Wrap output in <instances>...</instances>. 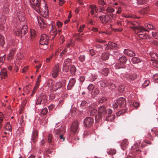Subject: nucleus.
Segmentation results:
<instances>
[{
    "label": "nucleus",
    "instance_id": "obj_60",
    "mask_svg": "<svg viewBox=\"0 0 158 158\" xmlns=\"http://www.w3.org/2000/svg\"><path fill=\"white\" fill-rule=\"evenodd\" d=\"M89 53L92 56H94L95 54V51L93 49H90L89 50Z\"/></svg>",
    "mask_w": 158,
    "mask_h": 158
},
{
    "label": "nucleus",
    "instance_id": "obj_35",
    "mask_svg": "<svg viewBox=\"0 0 158 158\" xmlns=\"http://www.w3.org/2000/svg\"><path fill=\"white\" fill-rule=\"evenodd\" d=\"M138 36L139 38L143 39H147L148 37V35L146 33L144 34H138Z\"/></svg>",
    "mask_w": 158,
    "mask_h": 158
},
{
    "label": "nucleus",
    "instance_id": "obj_40",
    "mask_svg": "<svg viewBox=\"0 0 158 158\" xmlns=\"http://www.w3.org/2000/svg\"><path fill=\"white\" fill-rule=\"evenodd\" d=\"M109 72L108 69L107 68H103L102 70V73L104 76H107Z\"/></svg>",
    "mask_w": 158,
    "mask_h": 158
},
{
    "label": "nucleus",
    "instance_id": "obj_62",
    "mask_svg": "<svg viewBox=\"0 0 158 158\" xmlns=\"http://www.w3.org/2000/svg\"><path fill=\"white\" fill-rule=\"evenodd\" d=\"M35 35V31L34 30H32L31 31V39L33 38Z\"/></svg>",
    "mask_w": 158,
    "mask_h": 158
},
{
    "label": "nucleus",
    "instance_id": "obj_29",
    "mask_svg": "<svg viewBox=\"0 0 158 158\" xmlns=\"http://www.w3.org/2000/svg\"><path fill=\"white\" fill-rule=\"evenodd\" d=\"M131 61L134 64L137 63L141 61L137 57H133L131 60Z\"/></svg>",
    "mask_w": 158,
    "mask_h": 158
},
{
    "label": "nucleus",
    "instance_id": "obj_28",
    "mask_svg": "<svg viewBox=\"0 0 158 158\" xmlns=\"http://www.w3.org/2000/svg\"><path fill=\"white\" fill-rule=\"evenodd\" d=\"M119 61L120 63L122 64H125L127 60V59L124 56H123L119 58Z\"/></svg>",
    "mask_w": 158,
    "mask_h": 158
},
{
    "label": "nucleus",
    "instance_id": "obj_58",
    "mask_svg": "<svg viewBox=\"0 0 158 158\" xmlns=\"http://www.w3.org/2000/svg\"><path fill=\"white\" fill-rule=\"evenodd\" d=\"M97 78V76L95 74L92 75L90 79V81H94Z\"/></svg>",
    "mask_w": 158,
    "mask_h": 158
},
{
    "label": "nucleus",
    "instance_id": "obj_59",
    "mask_svg": "<svg viewBox=\"0 0 158 158\" xmlns=\"http://www.w3.org/2000/svg\"><path fill=\"white\" fill-rule=\"evenodd\" d=\"M140 143V142L139 141V144L137 143H135L134 145L131 147L132 149L133 150L136 148L137 147H138Z\"/></svg>",
    "mask_w": 158,
    "mask_h": 158
},
{
    "label": "nucleus",
    "instance_id": "obj_27",
    "mask_svg": "<svg viewBox=\"0 0 158 158\" xmlns=\"http://www.w3.org/2000/svg\"><path fill=\"white\" fill-rule=\"evenodd\" d=\"M1 78L5 79L7 76V72L5 69H2L0 72Z\"/></svg>",
    "mask_w": 158,
    "mask_h": 158
},
{
    "label": "nucleus",
    "instance_id": "obj_37",
    "mask_svg": "<svg viewBox=\"0 0 158 158\" xmlns=\"http://www.w3.org/2000/svg\"><path fill=\"white\" fill-rule=\"evenodd\" d=\"M50 33L51 35L54 36L53 38H54L57 34L56 30V29H52L51 31H50Z\"/></svg>",
    "mask_w": 158,
    "mask_h": 158
},
{
    "label": "nucleus",
    "instance_id": "obj_53",
    "mask_svg": "<svg viewBox=\"0 0 158 158\" xmlns=\"http://www.w3.org/2000/svg\"><path fill=\"white\" fill-rule=\"evenodd\" d=\"M47 109L46 108H45L42 110L41 111V114L44 115H45L47 114Z\"/></svg>",
    "mask_w": 158,
    "mask_h": 158
},
{
    "label": "nucleus",
    "instance_id": "obj_3",
    "mask_svg": "<svg viewBox=\"0 0 158 158\" xmlns=\"http://www.w3.org/2000/svg\"><path fill=\"white\" fill-rule=\"evenodd\" d=\"M30 2L32 6L36 11L40 14H42L43 11L40 7V3L39 0H30Z\"/></svg>",
    "mask_w": 158,
    "mask_h": 158
},
{
    "label": "nucleus",
    "instance_id": "obj_41",
    "mask_svg": "<svg viewBox=\"0 0 158 158\" xmlns=\"http://www.w3.org/2000/svg\"><path fill=\"white\" fill-rule=\"evenodd\" d=\"M137 77V75L136 74H133L130 75L129 77V78L130 80L133 81L136 79Z\"/></svg>",
    "mask_w": 158,
    "mask_h": 158
},
{
    "label": "nucleus",
    "instance_id": "obj_51",
    "mask_svg": "<svg viewBox=\"0 0 158 158\" xmlns=\"http://www.w3.org/2000/svg\"><path fill=\"white\" fill-rule=\"evenodd\" d=\"M150 82L149 81L146 80L144 83L142 84V86L143 87H146L148 86Z\"/></svg>",
    "mask_w": 158,
    "mask_h": 158
},
{
    "label": "nucleus",
    "instance_id": "obj_10",
    "mask_svg": "<svg viewBox=\"0 0 158 158\" xmlns=\"http://www.w3.org/2000/svg\"><path fill=\"white\" fill-rule=\"evenodd\" d=\"M101 21L104 24H106L110 23L111 20V19L110 16L108 15H103L99 17Z\"/></svg>",
    "mask_w": 158,
    "mask_h": 158
},
{
    "label": "nucleus",
    "instance_id": "obj_52",
    "mask_svg": "<svg viewBox=\"0 0 158 158\" xmlns=\"http://www.w3.org/2000/svg\"><path fill=\"white\" fill-rule=\"evenodd\" d=\"M25 118H24V117L23 115H22L20 120V122H19V124L21 125H22V124L24 123V122Z\"/></svg>",
    "mask_w": 158,
    "mask_h": 158
},
{
    "label": "nucleus",
    "instance_id": "obj_15",
    "mask_svg": "<svg viewBox=\"0 0 158 158\" xmlns=\"http://www.w3.org/2000/svg\"><path fill=\"white\" fill-rule=\"evenodd\" d=\"M96 105L95 104H91L89 106V110L90 111V114L91 116H94L97 112V110L93 108Z\"/></svg>",
    "mask_w": 158,
    "mask_h": 158
},
{
    "label": "nucleus",
    "instance_id": "obj_45",
    "mask_svg": "<svg viewBox=\"0 0 158 158\" xmlns=\"http://www.w3.org/2000/svg\"><path fill=\"white\" fill-rule=\"evenodd\" d=\"M107 100V98L105 97L102 98L98 101L99 103H102L105 102Z\"/></svg>",
    "mask_w": 158,
    "mask_h": 158
},
{
    "label": "nucleus",
    "instance_id": "obj_49",
    "mask_svg": "<svg viewBox=\"0 0 158 158\" xmlns=\"http://www.w3.org/2000/svg\"><path fill=\"white\" fill-rule=\"evenodd\" d=\"M94 85L93 84H90L88 87V89L89 91H91L94 89Z\"/></svg>",
    "mask_w": 158,
    "mask_h": 158
},
{
    "label": "nucleus",
    "instance_id": "obj_31",
    "mask_svg": "<svg viewBox=\"0 0 158 158\" xmlns=\"http://www.w3.org/2000/svg\"><path fill=\"white\" fill-rule=\"evenodd\" d=\"M125 66L124 64H121V63H116L115 66V68L116 69H118L121 68H124Z\"/></svg>",
    "mask_w": 158,
    "mask_h": 158
},
{
    "label": "nucleus",
    "instance_id": "obj_32",
    "mask_svg": "<svg viewBox=\"0 0 158 158\" xmlns=\"http://www.w3.org/2000/svg\"><path fill=\"white\" fill-rule=\"evenodd\" d=\"M5 43V38L2 35H0V45L3 47Z\"/></svg>",
    "mask_w": 158,
    "mask_h": 158
},
{
    "label": "nucleus",
    "instance_id": "obj_44",
    "mask_svg": "<svg viewBox=\"0 0 158 158\" xmlns=\"http://www.w3.org/2000/svg\"><path fill=\"white\" fill-rule=\"evenodd\" d=\"M145 27L150 30H152L153 28V26L150 24L146 23L145 24Z\"/></svg>",
    "mask_w": 158,
    "mask_h": 158
},
{
    "label": "nucleus",
    "instance_id": "obj_63",
    "mask_svg": "<svg viewBox=\"0 0 158 158\" xmlns=\"http://www.w3.org/2000/svg\"><path fill=\"white\" fill-rule=\"evenodd\" d=\"M85 25H83L82 26H81L79 29L78 30V31L80 32H81L83 31V28L85 27Z\"/></svg>",
    "mask_w": 158,
    "mask_h": 158
},
{
    "label": "nucleus",
    "instance_id": "obj_36",
    "mask_svg": "<svg viewBox=\"0 0 158 158\" xmlns=\"http://www.w3.org/2000/svg\"><path fill=\"white\" fill-rule=\"evenodd\" d=\"M125 89L124 85L122 84H120L118 85V89L120 92H123Z\"/></svg>",
    "mask_w": 158,
    "mask_h": 158
},
{
    "label": "nucleus",
    "instance_id": "obj_5",
    "mask_svg": "<svg viewBox=\"0 0 158 158\" xmlns=\"http://www.w3.org/2000/svg\"><path fill=\"white\" fill-rule=\"evenodd\" d=\"M72 61L71 59L67 58L64 60L63 65V70L67 72L69 70V67L71 66Z\"/></svg>",
    "mask_w": 158,
    "mask_h": 158
},
{
    "label": "nucleus",
    "instance_id": "obj_26",
    "mask_svg": "<svg viewBox=\"0 0 158 158\" xmlns=\"http://www.w3.org/2000/svg\"><path fill=\"white\" fill-rule=\"evenodd\" d=\"M4 129L5 130L11 131L12 129V127L10 124L9 122H7L4 126Z\"/></svg>",
    "mask_w": 158,
    "mask_h": 158
},
{
    "label": "nucleus",
    "instance_id": "obj_56",
    "mask_svg": "<svg viewBox=\"0 0 158 158\" xmlns=\"http://www.w3.org/2000/svg\"><path fill=\"white\" fill-rule=\"evenodd\" d=\"M85 57L84 55H80L79 58L80 61L81 62L85 60Z\"/></svg>",
    "mask_w": 158,
    "mask_h": 158
},
{
    "label": "nucleus",
    "instance_id": "obj_43",
    "mask_svg": "<svg viewBox=\"0 0 158 158\" xmlns=\"http://www.w3.org/2000/svg\"><path fill=\"white\" fill-rule=\"evenodd\" d=\"M53 81L52 79L49 80L47 82V85L49 87H51L52 89V86L53 85Z\"/></svg>",
    "mask_w": 158,
    "mask_h": 158
},
{
    "label": "nucleus",
    "instance_id": "obj_18",
    "mask_svg": "<svg viewBox=\"0 0 158 158\" xmlns=\"http://www.w3.org/2000/svg\"><path fill=\"white\" fill-rule=\"evenodd\" d=\"M110 81H107L106 80H102L99 81L100 86L102 87H105L110 84L109 83Z\"/></svg>",
    "mask_w": 158,
    "mask_h": 158
},
{
    "label": "nucleus",
    "instance_id": "obj_17",
    "mask_svg": "<svg viewBox=\"0 0 158 158\" xmlns=\"http://www.w3.org/2000/svg\"><path fill=\"white\" fill-rule=\"evenodd\" d=\"M124 53L129 56H133L135 55V53L129 49H125L124 51Z\"/></svg>",
    "mask_w": 158,
    "mask_h": 158
},
{
    "label": "nucleus",
    "instance_id": "obj_9",
    "mask_svg": "<svg viewBox=\"0 0 158 158\" xmlns=\"http://www.w3.org/2000/svg\"><path fill=\"white\" fill-rule=\"evenodd\" d=\"M47 99L46 95L44 94L40 95L37 100L36 104H40L41 103L44 104L47 102Z\"/></svg>",
    "mask_w": 158,
    "mask_h": 158
},
{
    "label": "nucleus",
    "instance_id": "obj_11",
    "mask_svg": "<svg viewBox=\"0 0 158 158\" xmlns=\"http://www.w3.org/2000/svg\"><path fill=\"white\" fill-rule=\"evenodd\" d=\"M94 119L91 117L86 118L84 121V124L86 127H89L92 125L94 123Z\"/></svg>",
    "mask_w": 158,
    "mask_h": 158
},
{
    "label": "nucleus",
    "instance_id": "obj_33",
    "mask_svg": "<svg viewBox=\"0 0 158 158\" xmlns=\"http://www.w3.org/2000/svg\"><path fill=\"white\" fill-rule=\"evenodd\" d=\"M15 52V49H12L11 50L10 53L8 55V59L9 60H11V58L14 56Z\"/></svg>",
    "mask_w": 158,
    "mask_h": 158
},
{
    "label": "nucleus",
    "instance_id": "obj_19",
    "mask_svg": "<svg viewBox=\"0 0 158 158\" xmlns=\"http://www.w3.org/2000/svg\"><path fill=\"white\" fill-rule=\"evenodd\" d=\"M106 45L107 46L106 48L107 49H112L114 48H115L117 47V45L116 44L112 42H110L108 43V44H106Z\"/></svg>",
    "mask_w": 158,
    "mask_h": 158
},
{
    "label": "nucleus",
    "instance_id": "obj_30",
    "mask_svg": "<svg viewBox=\"0 0 158 158\" xmlns=\"http://www.w3.org/2000/svg\"><path fill=\"white\" fill-rule=\"evenodd\" d=\"M101 58L104 60H107L109 58V54L107 53H103L102 54Z\"/></svg>",
    "mask_w": 158,
    "mask_h": 158
},
{
    "label": "nucleus",
    "instance_id": "obj_55",
    "mask_svg": "<svg viewBox=\"0 0 158 158\" xmlns=\"http://www.w3.org/2000/svg\"><path fill=\"white\" fill-rule=\"evenodd\" d=\"M52 135L49 134L48 136V142L49 143H50L52 142Z\"/></svg>",
    "mask_w": 158,
    "mask_h": 158
},
{
    "label": "nucleus",
    "instance_id": "obj_54",
    "mask_svg": "<svg viewBox=\"0 0 158 158\" xmlns=\"http://www.w3.org/2000/svg\"><path fill=\"white\" fill-rule=\"evenodd\" d=\"M115 118V115H110L107 116L106 118V119L107 121H109L111 120L112 119H114Z\"/></svg>",
    "mask_w": 158,
    "mask_h": 158
},
{
    "label": "nucleus",
    "instance_id": "obj_14",
    "mask_svg": "<svg viewBox=\"0 0 158 158\" xmlns=\"http://www.w3.org/2000/svg\"><path fill=\"white\" fill-rule=\"evenodd\" d=\"M38 21L39 25L41 28L44 29L47 26V23L45 22L44 20L42 17H40L39 19L38 18Z\"/></svg>",
    "mask_w": 158,
    "mask_h": 158
},
{
    "label": "nucleus",
    "instance_id": "obj_39",
    "mask_svg": "<svg viewBox=\"0 0 158 158\" xmlns=\"http://www.w3.org/2000/svg\"><path fill=\"white\" fill-rule=\"evenodd\" d=\"M69 69L72 74H74L76 71V68L73 65H71L69 67Z\"/></svg>",
    "mask_w": 158,
    "mask_h": 158
},
{
    "label": "nucleus",
    "instance_id": "obj_25",
    "mask_svg": "<svg viewBox=\"0 0 158 158\" xmlns=\"http://www.w3.org/2000/svg\"><path fill=\"white\" fill-rule=\"evenodd\" d=\"M149 10V7H147L139 11V12L141 15H144L145 14H148Z\"/></svg>",
    "mask_w": 158,
    "mask_h": 158
},
{
    "label": "nucleus",
    "instance_id": "obj_34",
    "mask_svg": "<svg viewBox=\"0 0 158 158\" xmlns=\"http://www.w3.org/2000/svg\"><path fill=\"white\" fill-rule=\"evenodd\" d=\"M128 25H129L130 28L132 30V29L131 28V27H139V26H136L137 23L135 22H131L129 21L128 22Z\"/></svg>",
    "mask_w": 158,
    "mask_h": 158
},
{
    "label": "nucleus",
    "instance_id": "obj_20",
    "mask_svg": "<svg viewBox=\"0 0 158 158\" xmlns=\"http://www.w3.org/2000/svg\"><path fill=\"white\" fill-rule=\"evenodd\" d=\"M1 7H2L3 9H5L6 11H8L9 10L8 8L9 6V5L7 1H3L1 4Z\"/></svg>",
    "mask_w": 158,
    "mask_h": 158
},
{
    "label": "nucleus",
    "instance_id": "obj_38",
    "mask_svg": "<svg viewBox=\"0 0 158 158\" xmlns=\"http://www.w3.org/2000/svg\"><path fill=\"white\" fill-rule=\"evenodd\" d=\"M149 0H138L137 2L139 5H142L147 3Z\"/></svg>",
    "mask_w": 158,
    "mask_h": 158
},
{
    "label": "nucleus",
    "instance_id": "obj_22",
    "mask_svg": "<svg viewBox=\"0 0 158 158\" xmlns=\"http://www.w3.org/2000/svg\"><path fill=\"white\" fill-rule=\"evenodd\" d=\"M90 8L91 9L90 12L92 15H94V11L96 13H97L98 8L95 5H91L90 6Z\"/></svg>",
    "mask_w": 158,
    "mask_h": 158
},
{
    "label": "nucleus",
    "instance_id": "obj_64",
    "mask_svg": "<svg viewBox=\"0 0 158 158\" xmlns=\"http://www.w3.org/2000/svg\"><path fill=\"white\" fill-rule=\"evenodd\" d=\"M153 65L156 68H158V61H155L153 62Z\"/></svg>",
    "mask_w": 158,
    "mask_h": 158
},
{
    "label": "nucleus",
    "instance_id": "obj_48",
    "mask_svg": "<svg viewBox=\"0 0 158 158\" xmlns=\"http://www.w3.org/2000/svg\"><path fill=\"white\" fill-rule=\"evenodd\" d=\"M152 34L153 37L158 39V32H152Z\"/></svg>",
    "mask_w": 158,
    "mask_h": 158
},
{
    "label": "nucleus",
    "instance_id": "obj_13",
    "mask_svg": "<svg viewBox=\"0 0 158 158\" xmlns=\"http://www.w3.org/2000/svg\"><path fill=\"white\" fill-rule=\"evenodd\" d=\"M59 70V65H56L53 68L52 71V75L53 77L55 78L58 75Z\"/></svg>",
    "mask_w": 158,
    "mask_h": 158
},
{
    "label": "nucleus",
    "instance_id": "obj_2",
    "mask_svg": "<svg viewBox=\"0 0 158 158\" xmlns=\"http://www.w3.org/2000/svg\"><path fill=\"white\" fill-rule=\"evenodd\" d=\"M107 114V110L105 106H102L99 107L98 110V114L95 116V118L96 121L99 122L102 119V117Z\"/></svg>",
    "mask_w": 158,
    "mask_h": 158
},
{
    "label": "nucleus",
    "instance_id": "obj_46",
    "mask_svg": "<svg viewBox=\"0 0 158 158\" xmlns=\"http://www.w3.org/2000/svg\"><path fill=\"white\" fill-rule=\"evenodd\" d=\"M40 83H39L36 82L34 88L33 90L32 94H34L35 92H36V90L39 87V86L40 85Z\"/></svg>",
    "mask_w": 158,
    "mask_h": 158
},
{
    "label": "nucleus",
    "instance_id": "obj_16",
    "mask_svg": "<svg viewBox=\"0 0 158 158\" xmlns=\"http://www.w3.org/2000/svg\"><path fill=\"white\" fill-rule=\"evenodd\" d=\"M63 85L60 82H57L52 86V89L53 91H56L59 89L61 88Z\"/></svg>",
    "mask_w": 158,
    "mask_h": 158
},
{
    "label": "nucleus",
    "instance_id": "obj_23",
    "mask_svg": "<svg viewBox=\"0 0 158 158\" xmlns=\"http://www.w3.org/2000/svg\"><path fill=\"white\" fill-rule=\"evenodd\" d=\"M38 134L37 131L36 130H34L32 136V140L34 142H35L38 138Z\"/></svg>",
    "mask_w": 158,
    "mask_h": 158
},
{
    "label": "nucleus",
    "instance_id": "obj_57",
    "mask_svg": "<svg viewBox=\"0 0 158 158\" xmlns=\"http://www.w3.org/2000/svg\"><path fill=\"white\" fill-rule=\"evenodd\" d=\"M109 83L110 84H109L108 86H110L111 87L110 88L112 89H113L115 88L116 86L114 84H113L111 81H110Z\"/></svg>",
    "mask_w": 158,
    "mask_h": 158
},
{
    "label": "nucleus",
    "instance_id": "obj_7",
    "mask_svg": "<svg viewBox=\"0 0 158 158\" xmlns=\"http://www.w3.org/2000/svg\"><path fill=\"white\" fill-rule=\"evenodd\" d=\"M64 133L63 128L56 130L54 132L55 136L56 138H59L60 141H64L65 139L63 136Z\"/></svg>",
    "mask_w": 158,
    "mask_h": 158
},
{
    "label": "nucleus",
    "instance_id": "obj_8",
    "mask_svg": "<svg viewBox=\"0 0 158 158\" xmlns=\"http://www.w3.org/2000/svg\"><path fill=\"white\" fill-rule=\"evenodd\" d=\"M49 41V37L47 35L43 34L41 35L40 40V44L41 45H47Z\"/></svg>",
    "mask_w": 158,
    "mask_h": 158
},
{
    "label": "nucleus",
    "instance_id": "obj_24",
    "mask_svg": "<svg viewBox=\"0 0 158 158\" xmlns=\"http://www.w3.org/2000/svg\"><path fill=\"white\" fill-rule=\"evenodd\" d=\"M128 141L127 139L123 140L122 142L121 147L123 150L125 149L128 145Z\"/></svg>",
    "mask_w": 158,
    "mask_h": 158
},
{
    "label": "nucleus",
    "instance_id": "obj_61",
    "mask_svg": "<svg viewBox=\"0 0 158 158\" xmlns=\"http://www.w3.org/2000/svg\"><path fill=\"white\" fill-rule=\"evenodd\" d=\"M65 2L64 0H59V5L60 6H62Z\"/></svg>",
    "mask_w": 158,
    "mask_h": 158
},
{
    "label": "nucleus",
    "instance_id": "obj_4",
    "mask_svg": "<svg viewBox=\"0 0 158 158\" xmlns=\"http://www.w3.org/2000/svg\"><path fill=\"white\" fill-rule=\"evenodd\" d=\"M15 34L17 36L21 35L22 36L24 35L28 32V27L27 25L23 26L21 28L16 27V29L14 30Z\"/></svg>",
    "mask_w": 158,
    "mask_h": 158
},
{
    "label": "nucleus",
    "instance_id": "obj_21",
    "mask_svg": "<svg viewBox=\"0 0 158 158\" xmlns=\"http://www.w3.org/2000/svg\"><path fill=\"white\" fill-rule=\"evenodd\" d=\"M75 83V80L74 78L71 79L69 82L67 86V88L69 90L71 89L72 87L74 85Z\"/></svg>",
    "mask_w": 158,
    "mask_h": 158
},
{
    "label": "nucleus",
    "instance_id": "obj_6",
    "mask_svg": "<svg viewBox=\"0 0 158 158\" xmlns=\"http://www.w3.org/2000/svg\"><path fill=\"white\" fill-rule=\"evenodd\" d=\"M132 30L134 31L135 34L138 35V34H144L146 33L145 31H148L145 28L142 27H131Z\"/></svg>",
    "mask_w": 158,
    "mask_h": 158
},
{
    "label": "nucleus",
    "instance_id": "obj_50",
    "mask_svg": "<svg viewBox=\"0 0 158 158\" xmlns=\"http://www.w3.org/2000/svg\"><path fill=\"white\" fill-rule=\"evenodd\" d=\"M99 93V90L98 89H94V91L92 92V94L93 95L94 94V95L98 94Z\"/></svg>",
    "mask_w": 158,
    "mask_h": 158
},
{
    "label": "nucleus",
    "instance_id": "obj_12",
    "mask_svg": "<svg viewBox=\"0 0 158 158\" xmlns=\"http://www.w3.org/2000/svg\"><path fill=\"white\" fill-rule=\"evenodd\" d=\"M79 127V123L77 121H74L71 124L70 129L71 131L74 133H76L78 131Z\"/></svg>",
    "mask_w": 158,
    "mask_h": 158
},
{
    "label": "nucleus",
    "instance_id": "obj_42",
    "mask_svg": "<svg viewBox=\"0 0 158 158\" xmlns=\"http://www.w3.org/2000/svg\"><path fill=\"white\" fill-rule=\"evenodd\" d=\"M116 152V150L114 149L111 148L109 151L107 152L108 154L110 155L115 154Z\"/></svg>",
    "mask_w": 158,
    "mask_h": 158
},
{
    "label": "nucleus",
    "instance_id": "obj_1",
    "mask_svg": "<svg viewBox=\"0 0 158 158\" xmlns=\"http://www.w3.org/2000/svg\"><path fill=\"white\" fill-rule=\"evenodd\" d=\"M112 106L115 109H117L118 106L120 108L125 107L126 106V100L124 98H119L116 102L113 103Z\"/></svg>",
    "mask_w": 158,
    "mask_h": 158
},
{
    "label": "nucleus",
    "instance_id": "obj_47",
    "mask_svg": "<svg viewBox=\"0 0 158 158\" xmlns=\"http://www.w3.org/2000/svg\"><path fill=\"white\" fill-rule=\"evenodd\" d=\"M106 10L107 13H112L114 11V9L110 7H108Z\"/></svg>",
    "mask_w": 158,
    "mask_h": 158
}]
</instances>
